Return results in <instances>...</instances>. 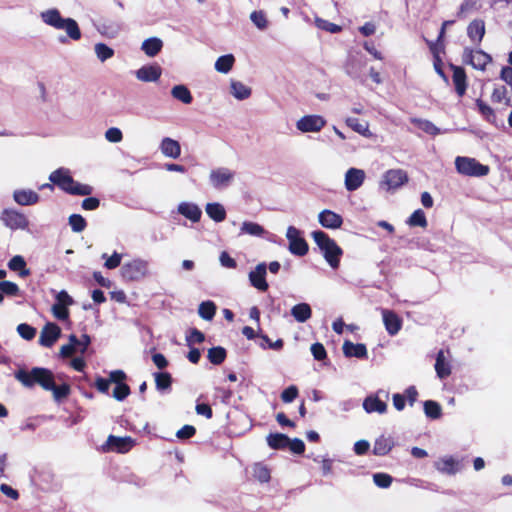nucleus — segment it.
<instances>
[{
	"instance_id": "1",
	"label": "nucleus",
	"mask_w": 512,
	"mask_h": 512,
	"mask_svg": "<svg viewBox=\"0 0 512 512\" xmlns=\"http://www.w3.org/2000/svg\"><path fill=\"white\" fill-rule=\"evenodd\" d=\"M40 18L44 24L56 30H64L67 36H60L58 41L62 44L67 42V38L74 41L81 39V30L77 21L70 17H63L57 8H50L40 13Z\"/></svg>"
},
{
	"instance_id": "2",
	"label": "nucleus",
	"mask_w": 512,
	"mask_h": 512,
	"mask_svg": "<svg viewBox=\"0 0 512 512\" xmlns=\"http://www.w3.org/2000/svg\"><path fill=\"white\" fill-rule=\"evenodd\" d=\"M311 237L320 249L324 259L332 269H337L343 255L342 248L327 233L322 230H315Z\"/></svg>"
},
{
	"instance_id": "3",
	"label": "nucleus",
	"mask_w": 512,
	"mask_h": 512,
	"mask_svg": "<svg viewBox=\"0 0 512 512\" xmlns=\"http://www.w3.org/2000/svg\"><path fill=\"white\" fill-rule=\"evenodd\" d=\"M15 378L25 387L31 388L35 384L40 385L44 390L54 388V375L46 368L34 367L29 372L19 369L14 374Z\"/></svg>"
},
{
	"instance_id": "4",
	"label": "nucleus",
	"mask_w": 512,
	"mask_h": 512,
	"mask_svg": "<svg viewBox=\"0 0 512 512\" xmlns=\"http://www.w3.org/2000/svg\"><path fill=\"white\" fill-rule=\"evenodd\" d=\"M149 267L147 260L137 257L125 262L120 268V274L126 281H140L150 275Z\"/></svg>"
},
{
	"instance_id": "5",
	"label": "nucleus",
	"mask_w": 512,
	"mask_h": 512,
	"mask_svg": "<svg viewBox=\"0 0 512 512\" xmlns=\"http://www.w3.org/2000/svg\"><path fill=\"white\" fill-rule=\"evenodd\" d=\"M455 168L459 174L469 177H483L490 171L489 166L481 164L475 158L466 156L456 157Z\"/></svg>"
},
{
	"instance_id": "6",
	"label": "nucleus",
	"mask_w": 512,
	"mask_h": 512,
	"mask_svg": "<svg viewBox=\"0 0 512 512\" xmlns=\"http://www.w3.org/2000/svg\"><path fill=\"white\" fill-rule=\"evenodd\" d=\"M0 221L11 230H25L29 226L26 215L13 208L3 209L0 213Z\"/></svg>"
},
{
	"instance_id": "7",
	"label": "nucleus",
	"mask_w": 512,
	"mask_h": 512,
	"mask_svg": "<svg viewBox=\"0 0 512 512\" xmlns=\"http://www.w3.org/2000/svg\"><path fill=\"white\" fill-rule=\"evenodd\" d=\"M301 234L302 232L294 226L287 228L286 238L289 241L288 249L291 254L300 257L306 255L309 250L308 243Z\"/></svg>"
},
{
	"instance_id": "8",
	"label": "nucleus",
	"mask_w": 512,
	"mask_h": 512,
	"mask_svg": "<svg viewBox=\"0 0 512 512\" xmlns=\"http://www.w3.org/2000/svg\"><path fill=\"white\" fill-rule=\"evenodd\" d=\"M408 181V175L401 169H390L386 171L380 182V188L385 191H392L400 188Z\"/></svg>"
},
{
	"instance_id": "9",
	"label": "nucleus",
	"mask_w": 512,
	"mask_h": 512,
	"mask_svg": "<svg viewBox=\"0 0 512 512\" xmlns=\"http://www.w3.org/2000/svg\"><path fill=\"white\" fill-rule=\"evenodd\" d=\"M235 172L226 167H220L211 170L209 174V182L215 189H223L228 187L234 180Z\"/></svg>"
},
{
	"instance_id": "10",
	"label": "nucleus",
	"mask_w": 512,
	"mask_h": 512,
	"mask_svg": "<svg viewBox=\"0 0 512 512\" xmlns=\"http://www.w3.org/2000/svg\"><path fill=\"white\" fill-rule=\"evenodd\" d=\"M491 61V56L482 50L464 49L463 62L471 65L475 69L484 70L486 65Z\"/></svg>"
},
{
	"instance_id": "11",
	"label": "nucleus",
	"mask_w": 512,
	"mask_h": 512,
	"mask_svg": "<svg viewBox=\"0 0 512 512\" xmlns=\"http://www.w3.org/2000/svg\"><path fill=\"white\" fill-rule=\"evenodd\" d=\"M326 125L320 115H305L296 122V128L302 133L319 132Z\"/></svg>"
},
{
	"instance_id": "12",
	"label": "nucleus",
	"mask_w": 512,
	"mask_h": 512,
	"mask_svg": "<svg viewBox=\"0 0 512 512\" xmlns=\"http://www.w3.org/2000/svg\"><path fill=\"white\" fill-rule=\"evenodd\" d=\"M134 445V440L131 437H118L109 435L106 443L102 446L103 451H115L118 453L128 452Z\"/></svg>"
},
{
	"instance_id": "13",
	"label": "nucleus",
	"mask_w": 512,
	"mask_h": 512,
	"mask_svg": "<svg viewBox=\"0 0 512 512\" xmlns=\"http://www.w3.org/2000/svg\"><path fill=\"white\" fill-rule=\"evenodd\" d=\"M267 275V265L265 262H261L256 265V267L251 270L248 274V278L251 286L256 288L261 292H265L268 290L269 285L266 281Z\"/></svg>"
},
{
	"instance_id": "14",
	"label": "nucleus",
	"mask_w": 512,
	"mask_h": 512,
	"mask_svg": "<svg viewBox=\"0 0 512 512\" xmlns=\"http://www.w3.org/2000/svg\"><path fill=\"white\" fill-rule=\"evenodd\" d=\"M49 180L66 193H69L70 188L74 184V179L70 175V171L63 167L53 171L49 175Z\"/></svg>"
},
{
	"instance_id": "15",
	"label": "nucleus",
	"mask_w": 512,
	"mask_h": 512,
	"mask_svg": "<svg viewBox=\"0 0 512 512\" xmlns=\"http://www.w3.org/2000/svg\"><path fill=\"white\" fill-rule=\"evenodd\" d=\"M61 329L55 323H47L41 330L39 343L44 347H51L60 337Z\"/></svg>"
},
{
	"instance_id": "16",
	"label": "nucleus",
	"mask_w": 512,
	"mask_h": 512,
	"mask_svg": "<svg viewBox=\"0 0 512 512\" xmlns=\"http://www.w3.org/2000/svg\"><path fill=\"white\" fill-rule=\"evenodd\" d=\"M319 224L326 229H339L343 224V218L340 214L324 209L318 214Z\"/></svg>"
},
{
	"instance_id": "17",
	"label": "nucleus",
	"mask_w": 512,
	"mask_h": 512,
	"mask_svg": "<svg viewBox=\"0 0 512 512\" xmlns=\"http://www.w3.org/2000/svg\"><path fill=\"white\" fill-rule=\"evenodd\" d=\"M162 74V68L158 64L144 65L135 72V76L142 82H156Z\"/></svg>"
},
{
	"instance_id": "18",
	"label": "nucleus",
	"mask_w": 512,
	"mask_h": 512,
	"mask_svg": "<svg viewBox=\"0 0 512 512\" xmlns=\"http://www.w3.org/2000/svg\"><path fill=\"white\" fill-rule=\"evenodd\" d=\"M365 180V172L358 168H349L345 173V188L347 191H355L360 188Z\"/></svg>"
},
{
	"instance_id": "19",
	"label": "nucleus",
	"mask_w": 512,
	"mask_h": 512,
	"mask_svg": "<svg viewBox=\"0 0 512 512\" xmlns=\"http://www.w3.org/2000/svg\"><path fill=\"white\" fill-rule=\"evenodd\" d=\"M382 317L385 329L389 335H396L402 328L401 318L393 311L382 309Z\"/></svg>"
},
{
	"instance_id": "20",
	"label": "nucleus",
	"mask_w": 512,
	"mask_h": 512,
	"mask_svg": "<svg viewBox=\"0 0 512 512\" xmlns=\"http://www.w3.org/2000/svg\"><path fill=\"white\" fill-rule=\"evenodd\" d=\"M363 409L366 413H378V414H384L387 411V404L386 402L382 401L378 393L376 394H370L363 400Z\"/></svg>"
},
{
	"instance_id": "21",
	"label": "nucleus",
	"mask_w": 512,
	"mask_h": 512,
	"mask_svg": "<svg viewBox=\"0 0 512 512\" xmlns=\"http://www.w3.org/2000/svg\"><path fill=\"white\" fill-rule=\"evenodd\" d=\"M13 200L21 206L37 204L40 200L38 193L31 189H17L13 192Z\"/></svg>"
},
{
	"instance_id": "22",
	"label": "nucleus",
	"mask_w": 512,
	"mask_h": 512,
	"mask_svg": "<svg viewBox=\"0 0 512 512\" xmlns=\"http://www.w3.org/2000/svg\"><path fill=\"white\" fill-rule=\"evenodd\" d=\"M160 151L166 157L177 159L181 155V146L177 140L165 137L160 143Z\"/></svg>"
},
{
	"instance_id": "23",
	"label": "nucleus",
	"mask_w": 512,
	"mask_h": 512,
	"mask_svg": "<svg viewBox=\"0 0 512 512\" xmlns=\"http://www.w3.org/2000/svg\"><path fill=\"white\" fill-rule=\"evenodd\" d=\"M342 349L346 357H356L358 359L367 358V348L365 344H355L349 340H346L343 343Z\"/></svg>"
},
{
	"instance_id": "24",
	"label": "nucleus",
	"mask_w": 512,
	"mask_h": 512,
	"mask_svg": "<svg viewBox=\"0 0 512 512\" xmlns=\"http://www.w3.org/2000/svg\"><path fill=\"white\" fill-rule=\"evenodd\" d=\"M177 210L179 214L192 222H198L202 215L201 209L196 204L190 202L180 203Z\"/></svg>"
},
{
	"instance_id": "25",
	"label": "nucleus",
	"mask_w": 512,
	"mask_h": 512,
	"mask_svg": "<svg viewBox=\"0 0 512 512\" xmlns=\"http://www.w3.org/2000/svg\"><path fill=\"white\" fill-rule=\"evenodd\" d=\"M290 313L297 322L304 323L311 318L312 309L308 303L302 302L294 305L291 308Z\"/></svg>"
},
{
	"instance_id": "26",
	"label": "nucleus",
	"mask_w": 512,
	"mask_h": 512,
	"mask_svg": "<svg viewBox=\"0 0 512 512\" xmlns=\"http://www.w3.org/2000/svg\"><path fill=\"white\" fill-rule=\"evenodd\" d=\"M468 37L472 42L480 43L485 34V23L483 20H473L467 27Z\"/></svg>"
},
{
	"instance_id": "27",
	"label": "nucleus",
	"mask_w": 512,
	"mask_h": 512,
	"mask_svg": "<svg viewBox=\"0 0 512 512\" xmlns=\"http://www.w3.org/2000/svg\"><path fill=\"white\" fill-rule=\"evenodd\" d=\"M435 371L440 379H445L451 374V366L446 360L444 350H439L436 355Z\"/></svg>"
},
{
	"instance_id": "28",
	"label": "nucleus",
	"mask_w": 512,
	"mask_h": 512,
	"mask_svg": "<svg viewBox=\"0 0 512 512\" xmlns=\"http://www.w3.org/2000/svg\"><path fill=\"white\" fill-rule=\"evenodd\" d=\"M163 41L158 37H150L142 42L141 49L149 57H155L162 49Z\"/></svg>"
},
{
	"instance_id": "29",
	"label": "nucleus",
	"mask_w": 512,
	"mask_h": 512,
	"mask_svg": "<svg viewBox=\"0 0 512 512\" xmlns=\"http://www.w3.org/2000/svg\"><path fill=\"white\" fill-rule=\"evenodd\" d=\"M266 233V230L260 224L252 221H244L240 227L239 236L247 234L254 237H263Z\"/></svg>"
},
{
	"instance_id": "30",
	"label": "nucleus",
	"mask_w": 512,
	"mask_h": 512,
	"mask_svg": "<svg viewBox=\"0 0 512 512\" xmlns=\"http://www.w3.org/2000/svg\"><path fill=\"white\" fill-rule=\"evenodd\" d=\"M207 215L215 222H222L226 218L224 206L218 202L208 203L205 207Z\"/></svg>"
},
{
	"instance_id": "31",
	"label": "nucleus",
	"mask_w": 512,
	"mask_h": 512,
	"mask_svg": "<svg viewBox=\"0 0 512 512\" xmlns=\"http://www.w3.org/2000/svg\"><path fill=\"white\" fill-rule=\"evenodd\" d=\"M266 440L269 447L275 450L285 449L290 443V438L282 433H270Z\"/></svg>"
},
{
	"instance_id": "32",
	"label": "nucleus",
	"mask_w": 512,
	"mask_h": 512,
	"mask_svg": "<svg viewBox=\"0 0 512 512\" xmlns=\"http://www.w3.org/2000/svg\"><path fill=\"white\" fill-rule=\"evenodd\" d=\"M230 93L237 100H245L251 96L252 90L242 82L232 80L230 84Z\"/></svg>"
},
{
	"instance_id": "33",
	"label": "nucleus",
	"mask_w": 512,
	"mask_h": 512,
	"mask_svg": "<svg viewBox=\"0 0 512 512\" xmlns=\"http://www.w3.org/2000/svg\"><path fill=\"white\" fill-rule=\"evenodd\" d=\"M459 462L452 457H446L436 463V468L442 473L454 475L459 471Z\"/></svg>"
},
{
	"instance_id": "34",
	"label": "nucleus",
	"mask_w": 512,
	"mask_h": 512,
	"mask_svg": "<svg viewBox=\"0 0 512 512\" xmlns=\"http://www.w3.org/2000/svg\"><path fill=\"white\" fill-rule=\"evenodd\" d=\"M453 82L455 85L456 93L459 96H463L466 91V74L461 67H454L453 71Z\"/></svg>"
},
{
	"instance_id": "35",
	"label": "nucleus",
	"mask_w": 512,
	"mask_h": 512,
	"mask_svg": "<svg viewBox=\"0 0 512 512\" xmlns=\"http://www.w3.org/2000/svg\"><path fill=\"white\" fill-rule=\"evenodd\" d=\"M171 95L173 98L181 101L184 104H190L193 101L190 90L183 84L175 85L171 89Z\"/></svg>"
},
{
	"instance_id": "36",
	"label": "nucleus",
	"mask_w": 512,
	"mask_h": 512,
	"mask_svg": "<svg viewBox=\"0 0 512 512\" xmlns=\"http://www.w3.org/2000/svg\"><path fill=\"white\" fill-rule=\"evenodd\" d=\"M392 447L393 441L389 438L381 436L378 439H376L374 443L373 454L376 456H384L391 451Z\"/></svg>"
},
{
	"instance_id": "37",
	"label": "nucleus",
	"mask_w": 512,
	"mask_h": 512,
	"mask_svg": "<svg viewBox=\"0 0 512 512\" xmlns=\"http://www.w3.org/2000/svg\"><path fill=\"white\" fill-rule=\"evenodd\" d=\"M8 267L12 271H18L20 277H26L30 275V270L26 269V262L20 255L12 257L8 262Z\"/></svg>"
},
{
	"instance_id": "38",
	"label": "nucleus",
	"mask_w": 512,
	"mask_h": 512,
	"mask_svg": "<svg viewBox=\"0 0 512 512\" xmlns=\"http://www.w3.org/2000/svg\"><path fill=\"white\" fill-rule=\"evenodd\" d=\"M235 58L232 54L220 56L215 62L216 71L227 74L233 67Z\"/></svg>"
},
{
	"instance_id": "39",
	"label": "nucleus",
	"mask_w": 512,
	"mask_h": 512,
	"mask_svg": "<svg viewBox=\"0 0 512 512\" xmlns=\"http://www.w3.org/2000/svg\"><path fill=\"white\" fill-rule=\"evenodd\" d=\"M423 407L425 415L430 419H439L442 415L441 405L434 400H426Z\"/></svg>"
},
{
	"instance_id": "40",
	"label": "nucleus",
	"mask_w": 512,
	"mask_h": 512,
	"mask_svg": "<svg viewBox=\"0 0 512 512\" xmlns=\"http://www.w3.org/2000/svg\"><path fill=\"white\" fill-rule=\"evenodd\" d=\"M216 313V305L213 301H203L200 303L198 308L199 316L207 321H210L214 318Z\"/></svg>"
},
{
	"instance_id": "41",
	"label": "nucleus",
	"mask_w": 512,
	"mask_h": 512,
	"mask_svg": "<svg viewBox=\"0 0 512 512\" xmlns=\"http://www.w3.org/2000/svg\"><path fill=\"white\" fill-rule=\"evenodd\" d=\"M226 350L221 346L212 347L208 350L207 358L214 365H220L226 358Z\"/></svg>"
},
{
	"instance_id": "42",
	"label": "nucleus",
	"mask_w": 512,
	"mask_h": 512,
	"mask_svg": "<svg viewBox=\"0 0 512 512\" xmlns=\"http://www.w3.org/2000/svg\"><path fill=\"white\" fill-rule=\"evenodd\" d=\"M154 378L157 390L165 391L170 389L172 377L168 372H156L154 373Z\"/></svg>"
},
{
	"instance_id": "43",
	"label": "nucleus",
	"mask_w": 512,
	"mask_h": 512,
	"mask_svg": "<svg viewBox=\"0 0 512 512\" xmlns=\"http://www.w3.org/2000/svg\"><path fill=\"white\" fill-rule=\"evenodd\" d=\"M412 123L427 134L435 136L440 133V129L429 120L413 119Z\"/></svg>"
},
{
	"instance_id": "44",
	"label": "nucleus",
	"mask_w": 512,
	"mask_h": 512,
	"mask_svg": "<svg viewBox=\"0 0 512 512\" xmlns=\"http://www.w3.org/2000/svg\"><path fill=\"white\" fill-rule=\"evenodd\" d=\"M97 58L104 62L114 56V50L104 43H97L94 47Z\"/></svg>"
},
{
	"instance_id": "45",
	"label": "nucleus",
	"mask_w": 512,
	"mask_h": 512,
	"mask_svg": "<svg viewBox=\"0 0 512 512\" xmlns=\"http://www.w3.org/2000/svg\"><path fill=\"white\" fill-rule=\"evenodd\" d=\"M250 20L252 23L259 29V30H265L268 27V20L266 17V14L262 11H253L250 14Z\"/></svg>"
},
{
	"instance_id": "46",
	"label": "nucleus",
	"mask_w": 512,
	"mask_h": 512,
	"mask_svg": "<svg viewBox=\"0 0 512 512\" xmlns=\"http://www.w3.org/2000/svg\"><path fill=\"white\" fill-rule=\"evenodd\" d=\"M68 221L72 231L76 233L84 231L87 226L86 220L80 214L70 215Z\"/></svg>"
},
{
	"instance_id": "47",
	"label": "nucleus",
	"mask_w": 512,
	"mask_h": 512,
	"mask_svg": "<svg viewBox=\"0 0 512 512\" xmlns=\"http://www.w3.org/2000/svg\"><path fill=\"white\" fill-rule=\"evenodd\" d=\"M407 223L410 226H418L425 228L427 226V219L425 213L421 209L415 210L409 217Z\"/></svg>"
},
{
	"instance_id": "48",
	"label": "nucleus",
	"mask_w": 512,
	"mask_h": 512,
	"mask_svg": "<svg viewBox=\"0 0 512 512\" xmlns=\"http://www.w3.org/2000/svg\"><path fill=\"white\" fill-rule=\"evenodd\" d=\"M346 124L348 127H350L353 131L361 134L366 135L369 131L368 124L366 122L361 123L359 119L354 117H349L346 119Z\"/></svg>"
},
{
	"instance_id": "49",
	"label": "nucleus",
	"mask_w": 512,
	"mask_h": 512,
	"mask_svg": "<svg viewBox=\"0 0 512 512\" xmlns=\"http://www.w3.org/2000/svg\"><path fill=\"white\" fill-rule=\"evenodd\" d=\"M102 259H105L104 267L112 270L120 266L122 260V254L114 251L111 256H108L106 253L102 254Z\"/></svg>"
},
{
	"instance_id": "50",
	"label": "nucleus",
	"mask_w": 512,
	"mask_h": 512,
	"mask_svg": "<svg viewBox=\"0 0 512 512\" xmlns=\"http://www.w3.org/2000/svg\"><path fill=\"white\" fill-rule=\"evenodd\" d=\"M315 25L317 28L327 31V32H330V33H333V34L338 33L342 30L341 26L331 23V22L324 20L322 18H319V17L315 18Z\"/></svg>"
},
{
	"instance_id": "51",
	"label": "nucleus",
	"mask_w": 512,
	"mask_h": 512,
	"mask_svg": "<svg viewBox=\"0 0 512 512\" xmlns=\"http://www.w3.org/2000/svg\"><path fill=\"white\" fill-rule=\"evenodd\" d=\"M93 188L90 185L82 184L74 180V184L70 188L68 194L71 195H80V196H88L92 193Z\"/></svg>"
},
{
	"instance_id": "52",
	"label": "nucleus",
	"mask_w": 512,
	"mask_h": 512,
	"mask_svg": "<svg viewBox=\"0 0 512 512\" xmlns=\"http://www.w3.org/2000/svg\"><path fill=\"white\" fill-rule=\"evenodd\" d=\"M19 287L16 283L11 281H1L0 282V293L2 295H8V296H16L19 294Z\"/></svg>"
},
{
	"instance_id": "53",
	"label": "nucleus",
	"mask_w": 512,
	"mask_h": 512,
	"mask_svg": "<svg viewBox=\"0 0 512 512\" xmlns=\"http://www.w3.org/2000/svg\"><path fill=\"white\" fill-rule=\"evenodd\" d=\"M49 391H52L53 397L56 401H61L62 399L66 398L69 395L70 386L66 383L57 386L54 383V388L50 389Z\"/></svg>"
},
{
	"instance_id": "54",
	"label": "nucleus",
	"mask_w": 512,
	"mask_h": 512,
	"mask_svg": "<svg viewBox=\"0 0 512 512\" xmlns=\"http://www.w3.org/2000/svg\"><path fill=\"white\" fill-rule=\"evenodd\" d=\"M17 332L25 340H32L36 335V329L26 323L19 324L17 326Z\"/></svg>"
},
{
	"instance_id": "55",
	"label": "nucleus",
	"mask_w": 512,
	"mask_h": 512,
	"mask_svg": "<svg viewBox=\"0 0 512 512\" xmlns=\"http://www.w3.org/2000/svg\"><path fill=\"white\" fill-rule=\"evenodd\" d=\"M373 481L375 485L380 488H388L391 485L393 478L386 473H375L373 475Z\"/></svg>"
},
{
	"instance_id": "56",
	"label": "nucleus",
	"mask_w": 512,
	"mask_h": 512,
	"mask_svg": "<svg viewBox=\"0 0 512 512\" xmlns=\"http://www.w3.org/2000/svg\"><path fill=\"white\" fill-rule=\"evenodd\" d=\"M130 394V387L125 383H118L113 390V397L117 401H123Z\"/></svg>"
},
{
	"instance_id": "57",
	"label": "nucleus",
	"mask_w": 512,
	"mask_h": 512,
	"mask_svg": "<svg viewBox=\"0 0 512 512\" xmlns=\"http://www.w3.org/2000/svg\"><path fill=\"white\" fill-rule=\"evenodd\" d=\"M105 138L111 143H119L123 139L122 131L117 127H111L106 130Z\"/></svg>"
},
{
	"instance_id": "58",
	"label": "nucleus",
	"mask_w": 512,
	"mask_h": 512,
	"mask_svg": "<svg viewBox=\"0 0 512 512\" xmlns=\"http://www.w3.org/2000/svg\"><path fill=\"white\" fill-rule=\"evenodd\" d=\"M476 105L478 107L479 112L488 120L491 121V119L495 118L494 110L486 104L481 99L476 100Z\"/></svg>"
},
{
	"instance_id": "59",
	"label": "nucleus",
	"mask_w": 512,
	"mask_h": 512,
	"mask_svg": "<svg viewBox=\"0 0 512 512\" xmlns=\"http://www.w3.org/2000/svg\"><path fill=\"white\" fill-rule=\"evenodd\" d=\"M298 396V388L295 385H290L281 393V399L285 403H291Z\"/></svg>"
},
{
	"instance_id": "60",
	"label": "nucleus",
	"mask_w": 512,
	"mask_h": 512,
	"mask_svg": "<svg viewBox=\"0 0 512 512\" xmlns=\"http://www.w3.org/2000/svg\"><path fill=\"white\" fill-rule=\"evenodd\" d=\"M310 350L314 359L317 361H322L327 357L325 347L319 342L312 344Z\"/></svg>"
},
{
	"instance_id": "61",
	"label": "nucleus",
	"mask_w": 512,
	"mask_h": 512,
	"mask_svg": "<svg viewBox=\"0 0 512 512\" xmlns=\"http://www.w3.org/2000/svg\"><path fill=\"white\" fill-rule=\"evenodd\" d=\"M254 476L260 482L265 483L270 479V471L263 465L257 464L254 467Z\"/></svg>"
},
{
	"instance_id": "62",
	"label": "nucleus",
	"mask_w": 512,
	"mask_h": 512,
	"mask_svg": "<svg viewBox=\"0 0 512 512\" xmlns=\"http://www.w3.org/2000/svg\"><path fill=\"white\" fill-rule=\"evenodd\" d=\"M52 312L54 317H56L59 320H66L69 317V310L67 306L61 304H53Z\"/></svg>"
},
{
	"instance_id": "63",
	"label": "nucleus",
	"mask_w": 512,
	"mask_h": 512,
	"mask_svg": "<svg viewBox=\"0 0 512 512\" xmlns=\"http://www.w3.org/2000/svg\"><path fill=\"white\" fill-rule=\"evenodd\" d=\"M219 261L220 264L225 268L234 269L237 267L235 259H233L226 251L221 252Z\"/></svg>"
},
{
	"instance_id": "64",
	"label": "nucleus",
	"mask_w": 512,
	"mask_h": 512,
	"mask_svg": "<svg viewBox=\"0 0 512 512\" xmlns=\"http://www.w3.org/2000/svg\"><path fill=\"white\" fill-rule=\"evenodd\" d=\"M196 433V429L192 425H184L181 429H179L176 433V436L179 439H189L194 436Z\"/></svg>"
}]
</instances>
